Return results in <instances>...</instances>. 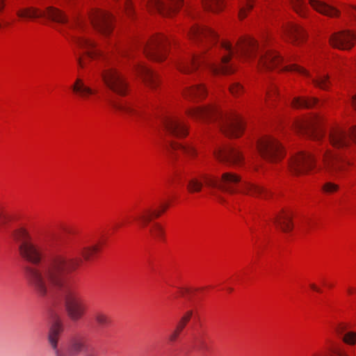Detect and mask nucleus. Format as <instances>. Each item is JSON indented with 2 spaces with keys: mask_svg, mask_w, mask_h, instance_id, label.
I'll use <instances>...</instances> for the list:
<instances>
[{
  "mask_svg": "<svg viewBox=\"0 0 356 356\" xmlns=\"http://www.w3.org/2000/svg\"><path fill=\"white\" fill-rule=\"evenodd\" d=\"M191 38L204 45L201 54L189 55L177 63L179 70L185 74H191L205 65L216 74H230L235 70V63L232 57L245 60H256L260 68L270 70L295 71L304 76H309V72L296 65H286L284 59L277 52L271 50L264 51L262 46L251 38H241L234 49L232 44L227 41L217 44L218 36L210 29L199 25L191 28Z\"/></svg>",
  "mask_w": 356,
  "mask_h": 356,
  "instance_id": "obj_1",
  "label": "nucleus"
},
{
  "mask_svg": "<svg viewBox=\"0 0 356 356\" xmlns=\"http://www.w3.org/2000/svg\"><path fill=\"white\" fill-rule=\"evenodd\" d=\"M95 320L97 324L101 327H108L112 322L108 314L102 311H99L95 313Z\"/></svg>",
  "mask_w": 356,
  "mask_h": 356,
  "instance_id": "obj_34",
  "label": "nucleus"
},
{
  "mask_svg": "<svg viewBox=\"0 0 356 356\" xmlns=\"http://www.w3.org/2000/svg\"><path fill=\"white\" fill-rule=\"evenodd\" d=\"M311 6L321 14L330 17H339L341 12L337 8L323 1L318 0H309Z\"/></svg>",
  "mask_w": 356,
  "mask_h": 356,
  "instance_id": "obj_22",
  "label": "nucleus"
},
{
  "mask_svg": "<svg viewBox=\"0 0 356 356\" xmlns=\"http://www.w3.org/2000/svg\"><path fill=\"white\" fill-rule=\"evenodd\" d=\"M310 356H348V355L343 345L338 342L331 341L327 344L325 353L321 351H315Z\"/></svg>",
  "mask_w": 356,
  "mask_h": 356,
  "instance_id": "obj_23",
  "label": "nucleus"
},
{
  "mask_svg": "<svg viewBox=\"0 0 356 356\" xmlns=\"http://www.w3.org/2000/svg\"><path fill=\"white\" fill-rule=\"evenodd\" d=\"M209 289V286H202L198 288L181 287L179 289V293L181 296H186L191 300H197L204 296V291Z\"/></svg>",
  "mask_w": 356,
  "mask_h": 356,
  "instance_id": "obj_26",
  "label": "nucleus"
},
{
  "mask_svg": "<svg viewBox=\"0 0 356 356\" xmlns=\"http://www.w3.org/2000/svg\"><path fill=\"white\" fill-rule=\"evenodd\" d=\"M86 347L85 341L81 339H74L70 346V350L72 353H79Z\"/></svg>",
  "mask_w": 356,
  "mask_h": 356,
  "instance_id": "obj_42",
  "label": "nucleus"
},
{
  "mask_svg": "<svg viewBox=\"0 0 356 356\" xmlns=\"http://www.w3.org/2000/svg\"><path fill=\"white\" fill-rule=\"evenodd\" d=\"M207 91L202 86H195L188 89L184 95L186 98L191 100L200 99L205 97Z\"/></svg>",
  "mask_w": 356,
  "mask_h": 356,
  "instance_id": "obj_31",
  "label": "nucleus"
},
{
  "mask_svg": "<svg viewBox=\"0 0 356 356\" xmlns=\"http://www.w3.org/2000/svg\"><path fill=\"white\" fill-rule=\"evenodd\" d=\"M285 33L293 42L296 43L302 42L306 37L304 29L301 26L293 23L286 26Z\"/></svg>",
  "mask_w": 356,
  "mask_h": 356,
  "instance_id": "obj_24",
  "label": "nucleus"
},
{
  "mask_svg": "<svg viewBox=\"0 0 356 356\" xmlns=\"http://www.w3.org/2000/svg\"><path fill=\"white\" fill-rule=\"evenodd\" d=\"M277 92L276 88H274V89L273 90V91H272V93H273V95H276V94H277ZM268 96H270V95H271V92H268Z\"/></svg>",
  "mask_w": 356,
  "mask_h": 356,
  "instance_id": "obj_55",
  "label": "nucleus"
},
{
  "mask_svg": "<svg viewBox=\"0 0 356 356\" xmlns=\"http://www.w3.org/2000/svg\"><path fill=\"white\" fill-rule=\"evenodd\" d=\"M183 0H149L148 7L154 9L163 16H170L182 5Z\"/></svg>",
  "mask_w": 356,
  "mask_h": 356,
  "instance_id": "obj_16",
  "label": "nucleus"
},
{
  "mask_svg": "<svg viewBox=\"0 0 356 356\" xmlns=\"http://www.w3.org/2000/svg\"><path fill=\"white\" fill-rule=\"evenodd\" d=\"M309 288L315 292L322 293V289L314 283L309 284Z\"/></svg>",
  "mask_w": 356,
  "mask_h": 356,
  "instance_id": "obj_52",
  "label": "nucleus"
},
{
  "mask_svg": "<svg viewBox=\"0 0 356 356\" xmlns=\"http://www.w3.org/2000/svg\"><path fill=\"white\" fill-rule=\"evenodd\" d=\"M243 192L253 196H259L261 197H266V190L250 182H245L244 185Z\"/></svg>",
  "mask_w": 356,
  "mask_h": 356,
  "instance_id": "obj_32",
  "label": "nucleus"
},
{
  "mask_svg": "<svg viewBox=\"0 0 356 356\" xmlns=\"http://www.w3.org/2000/svg\"><path fill=\"white\" fill-rule=\"evenodd\" d=\"M257 149L262 158L270 162H277L283 157L281 145L270 136L260 139L257 143Z\"/></svg>",
  "mask_w": 356,
  "mask_h": 356,
  "instance_id": "obj_10",
  "label": "nucleus"
},
{
  "mask_svg": "<svg viewBox=\"0 0 356 356\" xmlns=\"http://www.w3.org/2000/svg\"><path fill=\"white\" fill-rule=\"evenodd\" d=\"M148 233L149 236L156 241L162 242L165 240V229L159 222H154L149 227Z\"/></svg>",
  "mask_w": 356,
  "mask_h": 356,
  "instance_id": "obj_29",
  "label": "nucleus"
},
{
  "mask_svg": "<svg viewBox=\"0 0 356 356\" xmlns=\"http://www.w3.org/2000/svg\"><path fill=\"white\" fill-rule=\"evenodd\" d=\"M214 154L219 161L231 164H240L243 161L241 150L232 146L219 147L214 152Z\"/></svg>",
  "mask_w": 356,
  "mask_h": 356,
  "instance_id": "obj_18",
  "label": "nucleus"
},
{
  "mask_svg": "<svg viewBox=\"0 0 356 356\" xmlns=\"http://www.w3.org/2000/svg\"><path fill=\"white\" fill-rule=\"evenodd\" d=\"M169 40L163 35L154 36L149 42L143 45V49L147 57L161 61L165 57Z\"/></svg>",
  "mask_w": 356,
  "mask_h": 356,
  "instance_id": "obj_11",
  "label": "nucleus"
},
{
  "mask_svg": "<svg viewBox=\"0 0 356 356\" xmlns=\"http://www.w3.org/2000/svg\"><path fill=\"white\" fill-rule=\"evenodd\" d=\"M289 168L295 175H304L315 171L317 167L315 165V159L312 154L301 152L291 157Z\"/></svg>",
  "mask_w": 356,
  "mask_h": 356,
  "instance_id": "obj_8",
  "label": "nucleus"
},
{
  "mask_svg": "<svg viewBox=\"0 0 356 356\" xmlns=\"http://www.w3.org/2000/svg\"><path fill=\"white\" fill-rule=\"evenodd\" d=\"M184 328L179 326L178 325H176L175 329L173 331L170 333L168 337V340L171 343H174L177 341L179 339L180 334L184 331Z\"/></svg>",
  "mask_w": 356,
  "mask_h": 356,
  "instance_id": "obj_45",
  "label": "nucleus"
},
{
  "mask_svg": "<svg viewBox=\"0 0 356 356\" xmlns=\"http://www.w3.org/2000/svg\"><path fill=\"white\" fill-rule=\"evenodd\" d=\"M100 241L84 245L80 249L81 257L66 259L56 255L39 266H27L24 268L26 279L30 286L40 296L44 297L54 289L63 288L66 275L75 271L86 261H93L102 250Z\"/></svg>",
  "mask_w": 356,
  "mask_h": 356,
  "instance_id": "obj_2",
  "label": "nucleus"
},
{
  "mask_svg": "<svg viewBox=\"0 0 356 356\" xmlns=\"http://www.w3.org/2000/svg\"><path fill=\"white\" fill-rule=\"evenodd\" d=\"M3 0H0V11L3 8Z\"/></svg>",
  "mask_w": 356,
  "mask_h": 356,
  "instance_id": "obj_54",
  "label": "nucleus"
},
{
  "mask_svg": "<svg viewBox=\"0 0 356 356\" xmlns=\"http://www.w3.org/2000/svg\"><path fill=\"white\" fill-rule=\"evenodd\" d=\"M356 34L349 31L333 33L329 39L330 44L334 48L342 50L351 49L354 46Z\"/></svg>",
  "mask_w": 356,
  "mask_h": 356,
  "instance_id": "obj_17",
  "label": "nucleus"
},
{
  "mask_svg": "<svg viewBox=\"0 0 356 356\" xmlns=\"http://www.w3.org/2000/svg\"><path fill=\"white\" fill-rule=\"evenodd\" d=\"M19 245L20 256L26 261L39 264L43 260L46 252L45 240L38 236H31L26 229L20 228L13 234Z\"/></svg>",
  "mask_w": 356,
  "mask_h": 356,
  "instance_id": "obj_5",
  "label": "nucleus"
},
{
  "mask_svg": "<svg viewBox=\"0 0 356 356\" xmlns=\"http://www.w3.org/2000/svg\"><path fill=\"white\" fill-rule=\"evenodd\" d=\"M51 325L49 328L48 341L56 352V356H65L61 350L58 348V341L60 335L63 331V325L60 316L55 312L50 314Z\"/></svg>",
  "mask_w": 356,
  "mask_h": 356,
  "instance_id": "obj_15",
  "label": "nucleus"
},
{
  "mask_svg": "<svg viewBox=\"0 0 356 356\" xmlns=\"http://www.w3.org/2000/svg\"><path fill=\"white\" fill-rule=\"evenodd\" d=\"M203 5L205 9L217 12L222 8V0H203Z\"/></svg>",
  "mask_w": 356,
  "mask_h": 356,
  "instance_id": "obj_36",
  "label": "nucleus"
},
{
  "mask_svg": "<svg viewBox=\"0 0 356 356\" xmlns=\"http://www.w3.org/2000/svg\"><path fill=\"white\" fill-rule=\"evenodd\" d=\"M321 122L322 119L320 116L314 115L296 121L295 129L299 133L314 140H320L323 136V132L321 127Z\"/></svg>",
  "mask_w": 356,
  "mask_h": 356,
  "instance_id": "obj_9",
  "label": "nucleus"
},
{
  "mask_svg": "<svg viewBox=\"0 0 356 356\" xmlns=\"http://www.w3.org/2000/svg\"><path fill=\"white\" fill-rule=\"evenodd\" d=\"M72 33L70 34L72 42L81 50L83 56H77V62L82 68L86 65V58H102L105 63L100 66L101 76L105 86L113 92L124 96L127 95L129 83L125 76L115 67L113 61H110L103 54L95 48V44L88 39L83 33L86 30V23L83 19H77L70 24Z\"/></svg>",
  "mask_w": 356,
  "mask_h": 356,
  "instance_id": "obj_3",
  "label": "nucleus"
},
{
  "mask_svg": "<svg viewBox=\"0 0 356 356\" xmlns=\"http://www.w3.org/2000/svg\"><path fill=\"white\" fill-rule=\"evenodd\" d=\"M186 186L189 193H198L201 191L203 183L200 179H189Z\"/></svg>",
  "mask_w": 356,
  "mask_h": 356,
  "instance_id": "obj_40",
  "label": "nucleus"
},
{
  "mask_svg": "<svg viewBox=\"0 0 356 356\" xmlns=\"http://www.w3.org/2000/svg\"><path fill=\"white\" fill-rule=\"evenodd\" d=\"M188 113L195 118L217 122L221 131L230 137H238L243 129V121L238 114L224 113L214 106L194 108Z\"/></svg>",
  "mask_w": 356,
  "mask_h": 356,
  "instance_id": "obj_4",
  "label": "nucleus"
},
{
  "mask_svg": "<svg viewBox=\"0 0 356 356\" xmlns=\"http://www.w3.org/2000/svg\"><path fill=\"white\" fill-rule=\"evenodd\" d=\"M169 207L168 202H162L155 209H144L137 213L135 221L141 229L147 228L154 218L161 216Z\"/></svg>",
  "mask_w": 356,
  "mask_h": 356,
  "instance_id": "obj_13",
  "label": "nucleus"
},
{
  "mask_svg": "<svg viewBox=\"0 0 356 356\" xmlns=\"http://www.w3.org/2000/svg\"><path fill=\"white\" fill-rule=\"evenodd\" d=\"M350 138L356 142V126L350 129L349 134L341 128L333 129L330 133V141L334 147L347 146L350 143Z\"/></svg>",
  "mask_w": 356,
  "mask_h": 356,
  "instance_id": "obj_19",
  "label": "nucleus"
},
{
  "mask_svg": "<svg viewBox=\"0 0 356 356\" xmlns=\"http://www.w3.org/2000/svg\"><path fill=\"white\" fill-rule=\"evenodd\" d=\"M318 100L316 98L294 97L291 101V105L296 108H309L317 105Z\"/></svg>",
  "mask_w": 356,
  "mask_h": 356,
  "instance_id": "obj_30",
  "label": "nucleus"
},
{
  "mask_svg": "<svg viewBox=\"0 0 356 356\" xmlns=\"http://www.w3.org/2000/svg\"><path fill=\"white\" fill-rule=\"evenodd\" d=\"M172 157H176L180 152L188 156H193L195 154L194 149L189 145H183L172 141H169Z\"/></svg>",
  "mask_w": 356,
  "mask_h": 356,
  "instance_id": "obj_27",
  "label": "nucleus"
},
{
  "mask_svg": "<svg viewBox=\"0 0 356 356\" xmlns=\"http://www.w3.org/2000/svg\"><path fill=\"white\" fill-rule=\"evenodd\" d=\"M352 104L356 108V95L352 98Z\"/></svg>",
  "mask_w": 356,
  "mask_h": 356,
  "instance_id": "obj_53",
  "label": "nucleus"
},
{
  "mask_svg": "<svg viewBox=\"0 0 356 356\" xmlns=\"http://www.w3.org/2000/svg\"><path fill=\"white\" fill-rule=\"evenodd\" d=\"M240 179H210V182L208 184L209 186L218 188L220 190H227V185L229 184V181H233L236 183Z\"/></svg>",
  "mask_w": 356,
  "mask_h": 356,
  "instance_id": "obj_38",
  "label": "nucleus"
},
{
  "mask_svg": "<svg viewBox=\"0 0 356 356\" xmlns=\"http://www.w3.org/2000/svg\"><path fill=\"white\" fill-rule=\"evenodd\" d=\"M294 10L301 17H305L308 13L309 8L304 0H291Z\"/></svg>",
  "mask_w": 356,
  "mask_h": 356,
  "instance_id": "obj_33",
  "label": "nucleus"
},
{
  "mask_svg": "<svg viewBox=\"0 0 356 356\" xmlns=\"http://www.w3.org/2000/svg\"><path fill=\"white\" fill-rule=\"evenodd\" d=\"M342 341L344 343L350 346L356 345V332H346L343 336Z\"/></svg>",
  "mask_w": 356,
  "mask_h": 356,
  "instance_id": "obj_43",
  "label": "nucleus"
},
{
  "mask_svg": "<svg viewBox=\"0 0 356 356\" xmlns=\"http://www.w3.org/2000/svg\"><path fill=\"white\" fill-rule=\"evenodd\" d=\"M193 314V311L192 309L187 310L184 313L182 316L180 318L177 325L183 327L184 329L186 327L188 322L191 321Z\"/></svg>",
  "mask_w": 356,
  "mask_h": 356,
  "instance_id": "obj_44",
  "label": "nucleus"
},
{
  "mask_svg": "<svg viewBox=\"0 0 356 356\" xmlns=\"http://www.w3.org/2000/svg\"><path fill=\"white\" fill-rule=\"evenodd\" d=\"M328 74H318L317 77L312 79V82L316 87L327 90L330 84Z\"/></svg>",
  "mask_w": 356,
  "mask_h": 356,
  "instance_id": "obj_35",
  "label": "nucleus"
},
{
  "mask_svg": "<svg viewBox=\"0 0 356 356\" xmlns=\"http://www.w3.org/2000/svg\"><path fill=\"white\" fill-rule=\"evenodd\" d=\"M84 356H100V355L97 350L90 348L86 352Z\"/></svg>",
  "mask_w": 356,
  "mask_h": 356,
  "instance_id": "obj_49",
  "label": "nucleus"
},
{
  "mask_svg": "<svg viewBox=\"0 0 356 356\" xmlns=\"http://www.w3.org/2000/svg\"><path fill=\"white\" fill-rule=\"evenodd\" d=\"M74 92L80 95L83 98H87L89 95L95 94V91L89 86H86L83 81L77 79L72 86Z\"/></svg>",
  "mask_w": 356,
  "mask_h": 356,
  "instance_id": "obj_28",
  "label": "nucleus"
},
{
  "mask_svg": "<svg viewBox=\"0 0 356 356\" xmlns=\"http://www.w3.org/2000/svg\"><path fill=\"white\" fill-rule=\"evenodd\" d=\"M229 90L232 95H238L243 92V88L238 82H234L230 85Z\"/></svg>",
  "mask_w": 356,
  "mask_h": 356,
  "instance_id": "obj_47",
  "label": "nucleus"
},
{
  "mask_svg": "<svg viewBox=\"0 0 356 356\" xmlns=\"http://www.w3.org/2000/svg\"><path fill=\"white\" fill-rule=\"evenodd\" d=\"M253 7V0H244L241 3L238 17L241 19L245 18L247 15L248 11L250 10Z\"/></svg>",
  "mask_w": 356,
  "mask_h": 356,
  "instance_id": "obj_41",
  "label": "nucleus"
},
{
  "mask_svg": "<svg viewBox=\"0 0 356 356\" xmlns=\"http://www.w3.org/2000/svg\"><path fill=\"white\" fill-rule=\"evenodd\" d=\"M109 103L116 111L123 115L128 116H136L140 114L138 111H137L132 105L127 102L110 100Z\"/></svg>",
  "mask_w": 356,
  "mask_h": 356,
  "instance_id": "obj_25",
  "label": "nucleus"
},
{
  "mask_svg": "<svg viewBox=\"0 0 356 356\" xmlns=\"http://www.w3.org/2000/svg\"><path fill=\"white\" fill-rule=\"evenodd\" d=\"M346 293L349 296H356V286L350 285L346 289Z\"/></svg>",
  "mask_w": 356,
  "mask_h": 356,
  "instance_id": "obj_50",
  "label": "nucleus"
},
{
  "mask_svg": "<svg viewBox=\"0 0 356 356\" xmlns=\"http://www.w3.org/2000/svg\"><path fill=\"white\" fill-rule=\"evenodd\" d=\"M350 7L356 10V6H350Z\"/></svg>",
  "mask_w": 356,
  "mask_h": 356,
  "instance_id": "obj_56",
  "label": "nucleus"
},
{
  "mask_svg": "<svg viewBox=\"0 0 356 356\" xmlns=\"http://www.w3.org/2000/svg\"><path fill=\"white\" fill-rule=\"evenodd\" d=\"M90 23L100 33L107 35L113 29V17L106 11L94 10L89 15Z\"/></svg>",
  "mask_w": 356,
  "mask_h": 356,
  "instance_id": "obj_12",
  "label": "nucleus"
},
{
  "mask_svg": "<svg viewBox=\"0 0 356 356\" xmlns=\"http://www.w3.org/2000/svg\"><path fill=\"white\" fill-rule=\"evenodd\" d=\"M293 211L291 208L281 209L274 218L275 225L284 232H290L293 229Z\"/></svg>",
  "mask_w": 356,
  "mask_h": 356,
  "instance_id": "obj_20",
  "label": "nucleus"
},
{
  "mask_svg": "<svg viewBox=\"0 0 356 356\" xmlns=\"http://www.w3.org/2000/svg\"><path fill=\"white\" fill-rule=\"evenodd\" d=\"M338 159L336 154L326 152L323 156V161L326 166L337 168Z\"/></svg>",
  "mask_w": 356,
  "mask_h": 356,
  "instance_id": "obj_39",
  "label": "nucleus"
},
{
  "mask_svg": "<svg viewBox=\"0 0 356 356\" xmlns=\"http://www.w3.org/2000/svg\"><path fill=\"white\" fill-rule=\"evenodd\" d=\"M332 330L337 334H344L348 329V323L345 321H336L331 323Z\"/></svg>",
  "mask_w": 356,
  "mask_h": 356,
  "instance_id": "obj_37",
  "label": "nucleus"
},
{
  "mask_svg": "<svg viewBox=\"0 0 356 356\" xmlns=\"http://www.w3.org/2000/svg\"><path fill=\"white\" fill-rule=\"evenodd\" d=\"M337 189L338 185L331 181H327L322 186V190L325 193H335Z\"/></svg>",
  "mask_w": 356,
  "mask_h": 356,
  "instance_id": "obj_46",
  "label": "nucleus"
},
{
  "mask_svg": "<svg viewBox=\"0 0 356 356\" xmlns=\"http://www.w3.org/2000/svg\"><path fill=\"white\" fill-rule=\"evenodd\" d=\"M162 123L170 136L184 137L188 134V129L184 122L175 115H166L163 118Z\"/></svg>",
  "mask_w": 356,
  "mask_h": 356,
  "instance_id": "obj_14",
  "label": "nucleus"
},
{
  "mask_svg": "<svg viewBox=\"0 0 356 356\" xmlns=\"http://www.w3.org/2000/svg\"><path fill=\"white\" fill-rule=\"evenodd\" d=\"M64 302L67 314L72 321H79L85 315L87 307L78 286L72 285L65 289Z\"/></svg>",
  "mask_w": 356,
  "mask_h": 356,
  "instance_id": "obj_6",
  "label": "nucleus"
},
{
  "mask_svg": "<svg viewBox=\"0 0 356 356\" xmlns=\"http://www.w3.org/2000/svg\"><path fill=\"white\" fill-rule=\"evenodd\" d=\"M17 15L21 18L29 19L47 17L58 24H66L68 22L65 14L54 7L47 8L46 11L41 10L34 7L24 8L19 10L17 12Z\"/></svg>",
  "mask_w": 356,
  "mask_h": 356,
  "instance_id": "obj_7",
  "label": "nucleus"
},
{
  "mask_svg": "<svg viewBox=\"0 0 356 356\" xmlns=\"http://www.w3.org/2000/svg\"><path fill=\"white\" fill-rule=\"evenodd\" d=\"M135 70L138 75L140 76L143 81L151 88H155L159 81L157 75L149 68L142 64H137Z\"/></svg>",
  "mask_w": 356,
  "mask_h": 356,
  "instance_id": "obj_21",
  "label": "nucleus"
},
{
  "mask_svg": "<svg viewBox=\"0 0 356 356\" xmlns=\"http://www.w3.org/2000/svg\"><path fill=\"white\" fill-rule=\"evenodd\" d=\"M124 9L125 10L127 15H131V3L129 0H124L123 2Z\"/></svg>",
  "mask_w": 356,
  "mask_h": 356,
  "instance_id": "obj_48",
  "label": "nucleus"
},
{
  "mask_svg": "<svg viewBox=\"0 0 356 356\" xmlns=\"http://www.w3.org/2000/svg\"><path fill=\"white\" fill-rule=\"evenodd\" d=\"M221 178L225 179V178H241V175H238L236 174L225 172L222 175Z\"/></svg>",
  "mask_w": 356,
  "mask_h": 356,
  "instance_id": "obj_51",
  "label": "nucleus"
}]
</instances>
